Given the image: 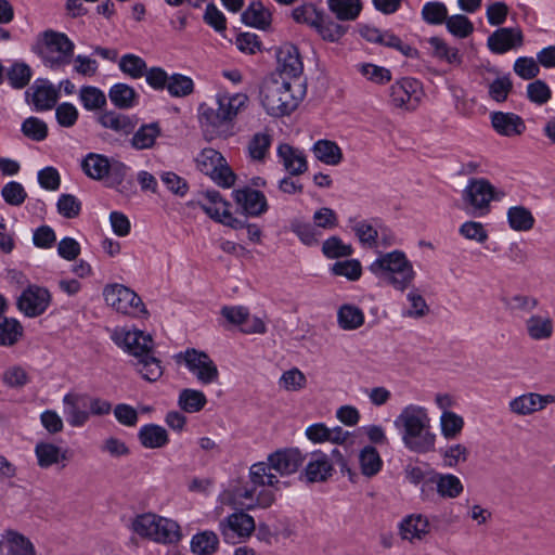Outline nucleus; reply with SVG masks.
<instances>
[{
    "instance_id": "obj_1",
    "label": "nucleus",
    "mask_w": 555,
    "mask_h": 555,
    "mask_svg": "<svg viewBox=\"0 0 555 555\" xmlns=\"http://www.w3.org/2000/svg\"><path fill=\"white\" fill-rule=\"evenodd\" d=\"M248 104L249 98L246 93H217L216 106L203 104L199 107V120L205 135L210 140L230 137L235 119L246 111Z\"/></svg>"
},
{
    "instance_id": "obj_2",
    "label": "nucleus",
    "mask_w": 555,
    "mask_h": 555,
    "mask_svg": "<svg viewBox=\"0 0 555 555\" xmlns=\"http://www.w3.org/2000/svg\"><path fill=\"white\" fill-rule=\"evenodd\" d=\"M114 343L137 359L138 373L147 382L158 380L163 373L160 360L154 356V341L143 331L126 327L115 328L112 334Z\"/></svg>"
},
{
    "instance_id": "obj_3",
    "label": "nucleus",
    "mask_w": 555,
    "mask_h": 555,
    "mask_svg": "<svg viewBox=\"0 0 555 555\" xmlns=\"http://www.w3.org/2000/svg\"><path fill=\"white\" fill-rule=\"evenodd\" d=\"M306 91V82L302 79L274 77L263 82L260 101L270 116H288L299 106Z\"/></svg>"
},
{
    "instance_id": "obj_4",
    "label": "nucleus",
    "mask_w": 555,
    "mask_h": 555,
    "mask_svg": "<svg viewBox=\"0 0 555 555\" xmlns=\"http://www.w3.org/2000/svg\"><path fill=\"white\" fill-rule=\"evenodd\" d=\"M304 462V456L298 449L279 450L270 454L267 462H258L249 468V480L255 486H269L279 488L281 483L272 470L281 476L296 473Z\"/></svg>"
},
{
    "instance_id": "obj_5",
    "label": "nucleus",
    "mask_w": 555,
    "mask_h": 555,
    "mask_svg": "<svg viewBox=\"0 0 555 555\" xmlns=\"http://www.w3.org/2000/svg\"><path fill=\"white\" fill-rule=\"evenodd\" d=\"M369 270L383 283L399 292L409 289L416 276L412 262L401 250L379 254Z\"/></svg>"
},
{
    "instance_id": "obj_6",
    "label": "nucleus",
    "mask_w": 555,
    "mask_h": 555,
    "mask_svg": "<svg viewBox=\"0 0 555 555\" xmlns=\"http://www.w3.org/2000/svg\"><path fill=\"white\" fill-rule=\"evenodd\" d=\"M36 47L44 66L51 69L68 65L75 50L74 42L64 33L52 29H47L38 36Z\"/></svg>"
},
{
    "instance_id": "obj_7",
    "label": "nucleus",
    "mask_w": 555,
    "mask_h": 555,
    "mask_svg": "<svg viewBox=\"0 0 555 555\" xmlns=\"http://www.w3.org/2000/svg\"><path fill=\"white\" fill-rule=\"evenodd\" d=\"M257 487L251 482V486L235 485L223 490L219 495V502L233 509L253 511L255 508H268L274 500V493L268 489H261L257 492Z\"/></svg>"
},
{
    "instance_id": "obj_8",
    "label": "nucleus",
    "mask_w": 555,
    "mask_h": 555,
    "mask_svg": "<svg viewBox=\"0 0 555 555\" xmlns=\"http://www.w3.org/2000/svg\"><path fill=\"white\" fill-rule=\"evenodd\" d=\"M104 300L116 312L131 318H146L149 312L142 299L129 287L121 284L106 285L103 289Z\"/></svg>"
},
{
    "instance_id": "obj_9",
    "label": "nucleus",
    "mask_w": 555,
    "mask_h": 555,
    "mask_svg": "<svg viewBox=\"0 0 555 555\" xmlns=\"http://www.w3.org/2000/svg\"><path fill=\"white\" fill-rule=\"evenodd\" d=\"M502 193L483 178H473L463 190L462 199L466 208L476 217L486 216L490 210V203L499 199Z\"/></svg>"
},
{
    "instance_id": "obj_10",
    "label": "nucleus",
    "mask_w": 555,
    "mask_h": 555,
    "mask_svg": "<svg viewBox=\"0 0 555 555\" xmlns=\"http://www.w3.org/2000/svg\"><path fill=\"white\" fill-rule=\"evenodd\" d=\"M196 163L197 168L218 185L230 188L234 184L235 175L218 151L204 149L196 158Z\"/></svg>"
},
{
    "instance_id": "obj_11",
    "label": "nucleus",
    "mask_w": 555,
    "mask_h": 555,
    "mask_svg": "<svg viewBox=\"0 0 555 555\" xmlns=\"http://www.w3.org/2000/svg\"><path fill=\"white\" fill-rule=\"evenodd\" d=\"M389 95L396 108L414 112L424 96L423 85L415 78L403 77L391 85Z\"/></svg>"
},
{
    "instance_id": "obj_12",
    "label": "nucleus",
    "mask_w": 555,
    "mask_h": 555,
    "mask_svg": "<svg viewBox=\"0 0 555 555\" xmlns=\"http://www.w3.org/2000/svg\"><path fill=\"white\" fill-rule=\"evenodd\" d=\"M178 363L183 362L189 371L193 373L203 385L212 384L218 380L219 371L215 362L204 351L188 349L176 356Z\"/></svg>"
},
{
    "instance_id": "obj_13",
    "label": "nucleus",
    "mask_w": 555,
    "mask_h": 555,
    "mask_svg": "<svg viewBox=\"0 0 555 555\" xmlns=\"http://www.w3.org/2000/svg\"><path fill=\"white\" fill-rule=\"evenodd\" d=\"M236 512L224 517L219 522V531L227 543L248 540L256 530V521L253 516L245 511Z\"/></svg>"
},
{
    "instance_id": "obj_14",
    "label": "nucleus",
    "mask_w": 555,
    "mask_h": 555,
    "mask_svg": "<svg viewBox=\"0 0 555 555\" xmlns=\"http://www.w3.org/2000/svg\"><path fill=\"white\" fill-rule=\"evenodd\" d=\"M51 302L50 292L38 285H29L17 298V308L28 318H36L46 312Z\"/></svg>"
},
{
    "instance_id": "obj_15",
    "label": "nucleus",
    "mask_w": 555,
    "mask_h": 555,
    "mask_svg": "<svg viewBox=\"0 0 555 555\" xmlns=\"http://www.w3.org/2000/svg\"><path fill=\"white\" fill-rule=\"evenodd\" d=\"M401 540L417 544L427 539L430 533V522L427 516L418 513L406 515L398 526Z\"/></svg>"
},
{
    "instance_id": "obj_16",
    "label": "nucleus",
    "mask_w": 555,
    "mask_h": 555,
    "mask_svg": "<svg viewBox=\"0 0 555 555\" xmlns=\"http://www.w3.org/2000/svg\"><path fill=\"white\" fill-rule=\"evenodd\" d=\"M279 76L286 79H301L304 65L297 47L282 44L276 51Z\"/></svg>"
},
{
    "instance_id": "obj_17",
    "label": "nucleus",
    "mask_w": 555,
    "mask_h": 555,
    "mask_svg": "<svg viewBox=\"0 0 555 555\" xmlns=\"http://www.w3.org/2000/svg\"><path fill=\"white\" fill-rule=\"evenodd\" d=\"M403 446L411 452L426 454L435 451L437 436L431 424L400 434Z\"/></svg>"
},
{
    "instance_id": "obj_18",
    "label": "nucleus",
    "mask_w": 555,
    "mask_h": 555,
    "mask_svg": "<svg viewBox=\"0 0 555 555\" xmlns=\"http://www.w3.org/2000/svg\"><path fill=\"white\" fill-rule=\"evenodd\" d=\"M0 554L2 555H37L36 547L29 538L14 529H5L0 534Z\"/></svg>"
},
{
    "instance_id": "obj_19",
    "label": "nucleus",
    "mask_w": 555,
    "mask_h": 555,
    "mask_svg": "<svg viewBox=\"0 0 555 555\" xmlns=\"http://www.w3.org/2000/svg\"><path fill=\"white\" fill-rule=\"evenodd\" d=\"M554 401V397L551 395L527 392L512 399L508 403V409L518 416H527L543 410Z\"/></svg>"
},
{
    "instance_id": "obj_20",
    "label": "nucleus",
    "mask_w": 555,
    "mask_h": 555,
    "mask_svg": "<svg viewBox=\"0 0 555 555\" xmlns=\"http://www.w3.org/2000/svg\"><path fill=\"white\" fill-rule=\"evenodd\" d=\"M428 424H431V421L427 409L413 403L403 406L393 422L400 434Z\"/></svg>"
},
{
    "instance_id": "obj_21",
    "label": "nucleus",
    "mask_w": 555,
    "mask_h": 555,
    "mask_svg": "<svg viewBox=\"0 0 555 555\" xmlns=\"http://www.w3.org/2000/svg\"><path fill=\"white\" fill-rule=\"evenodd\" d=\"M236 204L243 211L251 217H258L268 210V202L260 191L245 188L233 193Z\"/></svg>"
},
{
    "instance_id": "obj_22",
    "label": "nucleus",
    "mask_w": 555,
    "mask_h": 555,
    "mask_svg": "<svg viewBox=\"0 0 555 555\" xmlns=\"http://www.w3.org/2000/svg\"><path fill=\"white\" fill-rule=\"evenodd\" d=\"M276 154L280 163L291 176H300L308 170V163L304 152L288 143L279 144Z\"/></svg>"
},
{
    "instance_id": "obj_23",
    "label": "nucleus",
    "mask_w": 555,
    "mask_h": 555,
    "mask_svg": "<svg viewBox=\"0 0 555 555\" xmlns=\"http://www.w3.org/2000/svg\"><path fill=\"white\" fill-rule=\"evenodd\" d=\"M522 33L519 28H500L488 38V47L492 52L505 53L522 44Z\"/></svg>"
},
{
    "instance_id": "obj_24",
    "label": "nucleus",
    "mask_w": 555,
    "mask_h": 555,
    "mask_svg": "<svg viewBox=\"0 0 555 555\" xmlns=\"http://www.w3.org/2000/svg\"><path fill=\"white\" fill-rule=\"evenodd\" d=\"M491 124L494 130L504 137H517L526 130L522 118L514 113L494 112L491 114Z\"/></svg>"
},
{
    "instance_id": "obj_25",
    "label": "nucleus",
    "mask_w": 555,
    "mask_h": 555,
    "mask_svg": "<svg viewBox=\"0 0 555 555\" xmlns=\"http://www.w3.org/2000/svg\"><path fill=\"white\" fill-rule=\"evenodd\" d=\"M500 301L504 310L509 314H529L540 305L537 297L524 293L502 295Z\"/></svg>"
},
{
    "instance_id": "obj_26",
    "label": "nucleus",
    "mask_w": 555,
    "mask_h": 555,
    "mask_svg": "<svg viewBox=\"0 0 555 555\" xmlns=\"http://www.w3.org/2000/svg\"><path fill=\"white\" fill-rule=\"evenodd\" d=\"M83 395L68 392L63 398L64 414L72 427H82L90 417V413L81 408Z\"/></svg>"
},
{
    "instance_id": "obj_27",
    "label": "nucleus",
    "mask_w": 555,
    "mask_h": 555,
    "mask_svg": "<svg viewBox=\"0 0 555 555\" xmlns=\"http://www.w3.org/2000/svg\"><path fill=\"white\" fill-rule=\"evenodd\" d=\"M35 455L40 468H49L68 460L67 450L48 441H39L36 444Z\"/></svg>"
},
{
    "instance_id": "obj_28",
    "label": "nucleus",
    "mask_w": 555,
    "mask_h": 555,
    "mask_svg": "<svg viewBox=\"0 0 555 555\" xmlns=\"http://www.w3.org/2000/svg\"><path fill=\"white\" fill-rule=\"evenodd\" d=\"M333 473V465L328 456L321 452H313L305 469V477L308 482H320L326 480Z\"/></svg>"
},
{
    "instance_id": "obj_29",
    "label": "nucleus",
    "mask_w": 555,
    "mask_h": 555,
    "mask_svg": "<svg viewBox=\"0 0 555 555\" xmlns=\"http://www.w3.org/2000/svg\"><path fill=\"white\" fill-rule=\"evenodd\" d=\"M435 485L437 494L442 499H456L464 491V485L461 479L453 474L437 473L430 478Z\"/></svg>"
},
{
    "instance_id": "obj_30",
    "label": "nucleus",
    "mask_w": 555,
    "mask_h": 555,
    "mask_svg": "<svg viewBox=\"0 0 555 555\" xmlns=\"http://www.w3.org/2000/svg\"><path fill=\"white\" fill-rule=\"evenodd\" d=\"M98 121L102 127L122 135H128L133 132L137 125L133 118L113 111H106L100 114Z\"/></svg>"
},
{
    "instance_id": "obj_31",
    "label": "nucleus",
    "mask_w": 555,
    "mask_h": 555,
    "mask_svg": "<svg viewBox=\"0 0 555 555\" xmlns=\"http://www.w3.org/2000/svg\"><path fill=\"white\" fill-rule=\"evenodd\" d=\"M198 205L209 217L217 221H220L223 217H230L229 204L221 198L217 191H206L203 193Z\"/></svg>"
},
{
    "instance_id": "obj_32",
    "label": "nucleus",
    "mask_w": 555,
    "mask_h": 555,
    "mask_svg": "<svg viewBox=\"0 0 555 555\" xmlns=\"http://www.w3.org/2000/svg\"><path fill=\"white\" fill-rule=\"evenodd\" d=\"M138 438L141 444L146 449H160L169 442L167 430L156 424L142 426L138 433Z\"/></svg>"
},
{
    "instance_id": "obj_33",
    "label": "nucleus",
    "mask_w": 555,
    "mask_h": 555,
    "mask_svg": "<svg viewBox=\"0 0 555 555\" xmlns=\"http://www.w3.org/2000/svg\"><path fill=\"white\" fill-rule=\"evenodd\" d=\"M525 328L532 340H546L554 332L552 319L541 314H531L525 322Z\"/></svg>"
},
{
    "instance_id": "obj_34",
    "label": "nucleus",
    "mask_w": 555,
    "mask_h": 555,
    "mask_svg": "<svg viewBox=\"0 0 555 555\" xmlns=\"http://www.w3.org/2000/svg\"><path fill=\"white\" fill-rule=\"evenodd\" d=\"M154 528L153 541L156 543L171 544L181 539L180 526L172 519L157 515Z\"/></svg>"
},
{
    "instance_id": "obj_35",
    "label": "nucleus",
    "mask_w": 555,
    "mask_h": 555,
    "mask_svg": "<svg viewBox=\"0 0 555 555\" xmlns=\"http://www.w3.org/2000/svg\"><path fill=\"white\" fill-rule=\"evenodd\" d=\"M360 472L366 478L376 476L383 467V460L373 446H365L358 454Z\"/></svg>"
},
{
    "instance_id": "obj_36",
    "label": "nucleus",
    "mask_w": 555,
    "mask_h": 555,
    "mask_svg": "<svg viewBox=\"0 0 555 555\" xmlns=\"http://www.w3.org/2000/svg\"><path fill=\"white\" fill-rule=\"evenodd\" d=\"M315 158L328 166H336L343 160L341 149L331 140H318L312 146Z\"/></svg>"
},
{
    "instance_id": "obj_37",
    "label": "nucleus",
    "mask_w": 555,
    "mask_h": 555,
    "mask_svg": "<svg viewBox=\"0 0 555 555\" xmlns=\"http://www.w3.org/2000/svg\"><path fill=\"white\" fill-rule=\"evenodd\" d=\"M272 143V135L268 131L254 133L247 143V154L254 162L263 163Z\"/></svg>"
},
{
    "instance_id": "obj_38",
    "label": "nucleus",
    "mask_w": 555,
    "mask_h": 555,
    "mask_svg": "<svg viewBox=\"0 0 555 555\" xmlns=\"http://www.w3.org/2000/svg\"><path fill=\"white\" fill-rule=\"evenodd\" d=\"M245 24L259 28L268 29L271 24V12L263 7L261 2H253L242 14Z\"/></svg>"
},
{
    "instance_id": "obj_39",
    "label": "nucleus",
    "mask_w": 555,
    "mask_h": 555,
    "mask_svg": "<svg viewBox=\"0 0 555 555\" xmlns=\"http://www.w3.org/2000/svg\"><path fill=\"white\" fill-rule=\"evenodd\" d=\"M160 135V128L157 122L142 125L132 135L130 143L134 150L152 149L156 139Z\"/></svg>"
},
{
    "instance_id": "obj_40",
    "label": "nucleus",
    "mask_w": 555,
    "mask_h": 555,
    "mask_svg": "<svg viewBox=\"0 0 555 555\" xmlns=\"http://www.w3.org/2000/svg\"><path fill=\"white\" fill-rule=\"evenodd\" d=\"M219 537L216 532L205 530L193 535L191 550L197 555H214L219 548Z\"/></svg>"
},
{
    "instance_id": "obj_41",
    "label": "nucleus",
    "mask_w": 555,
    "mask_h": 555,
    "mask_svg": "<svg viewBox=\"0 0 555 555\" xmlns=\"http://www.w3.org/2000/svg\"><path fill=\"white\" fill-rule=\"evenodd\" d=\"M109 160L107 157L90 153L81 163L83 172L93 180H102L109 171Z\"/></svg>"
},
{
    "instance_id": "obj_42",
    "label": "nucleus",
    "mask_w": 555,
    "mask_h": 555,
    "mask_svg": "<svg viewBox=\"0 0 555 555\" xmlns=\"http://www.w3.org/2000/svg\"><path fill=\"white\" fill-rule=\"evenodd\" d=\"M108 96L111 102L120 109L133 107L138 100L137 91L126 83L112 86L108 91Z\"/></svg>"
},
{
    "instance_id": "obj_43",
    "label": "nucleus",
    "mask_w": 555,
    "mask_h": 555,
    "mask_svg": "<svg viewBox=\"0 0 555 555\" xmlns=\"http://www.w3.org/2000/svg\"><path fill=\"white\" fill-rule=\"evenodd\" d=\"M337 321L345 331L357 330L364 323V313L359 307L346 304L338 309Z\"/></svg>"
},
{
    "instance_id": "obj_44",
    "label": "nucleus",
    "mask_w": 555,
    "mask_h": 555,
    "mask_svg": "<svg viewBox=\"0 0 555 555\" xmlns=\"http://www.w3.org/2000/svg\"><path fill=\"white\" fill-rule=\"evenodd\" d=\"M327 4L339 21H354L362 10L360 0H328Z\"/></svg>"
},
{
    "instance_id": "obj_45",
    "label": "nucleus",
    "mask_w": 555,
    "mask_h": 555,
    "mask_svg": "<svg viewBox=\"0 0 555 555\" xmlns=\"http://www.w3.org/2000/svg\"><path fill=\"white\" fill-rule=\"evenodd\" d=\"M507 221L511 229L518 232L530 231L534 225V217L524 206H513L507 210Z\"/></svg>"
},
{
    "instance_id": "obj_46",
    "label": "nucleus",
    "mask_w": 555,
    "mask_h": 555,
    "mask_svg": "<svg viewBox=\"0 0 555 555\" xmlns=\"http://www.w3.org/2000/svg\"><path fill=\"white\" fill-rule=\"evenodd\" d=\"M444 467L454 468L467 462L469 449L464 443H453L440 450Z\"/></svg>"
},
{
    "instance_id": "obj_47",
    "label": "nucleus",
    "mask_w": 555,
    "mask_h": 555,
    "mask_svg": "<svg viewBox=\"0 0 555 555\" xmlns=\"http://www.w3.org/2000/svg\"><path fill=\"white\" fill-rule=\"evenodd\" d=\"M440 431L444 439L453 440L463 431L464 418L454 412H442L439 418Z\"/></svg>"
},
{
    "instance_id": "obj_48",
    "label": "nucleus",
    "mask_w": 555,
    "mask_h": 555,
    "mask_svg": "<svg viewBox=\"0 0 555 555\" xmlns=\"http://www.w3.org/2000/svg\"><path fill=\"white\" fill-rule=\"evenodd\" d=\"M23 326L15 319L0 317V346H13L23 336Z\"/></svg>"
},
{
    "instance_id": "obj_49",
    "label": "nucleus",
    "mask_w": 555,
    "mask_h": 555,
    "mask_svg": "<svg viewBox=\"0 0 555 555\" xmlns=\"http://www.w3.org/2000/svg\"><path fill=\"white\" fill-rule=\"evenodd\" d=\"M408 306L403 310V317L411 319H422L426 317L430 309L425 298L418 289L412 288L406 295Z\"/></svg>"
},
{
    "instance_id": "obj_50",
    "label": "nucleus",
    "mask_w": 555,
    "mask_h": 555,
    "mask_svg": "<svg viewBox=\"0 0 555 555\" xmlns=\"http://www.w3.org/2000/svg\"><path fill=\"white\" fill-rule=\"evenodd\" d=\"M79 100L87 111L101 109L106 105V95L93 86H85L79 90Z\"/></svg>"
},
{
    "instance_id": "obj_51",
    "label": "nucleus",
    "mask_w": 555,
    "mask_h": 555,
    "mask_svg": "<svg viewBox=\"0 0 555 555\" xmlns=\"http://www.w3.org/2000/svg\"><path fill=\"white\" fill-rule=\"evenodd\" d=\"M120 70L133 79L143 77L147 70L145 61L135 54H125L119 60Z\"/></svg>"
},
{
    "instance_id": "obj_52",
    "label": "nucleus",
    "mask_w": 555,
    "mask_h": 555,
    "mask_svg": "<svg viewBox=\"0 0 555 555\" xmlns=\"http://www.w3.org/2000/svg\"><path fill=\"white\" fill-rule=\"evenodd\" d=\"M207 402L205 395L195 389H183L179 396L180 408L189 413L201 411Z\"/></svg>"
},
{
    "instance_id": "obj_53",
    "label": "nucleus",
    "mask_w": 555,
    "mask_h": 555,
    "mask_svg": "<svg viewBox=\"0 0 555 555\" xmlns=\"http://www.w3.org/2000/svg\"><path fill=\"white\" fill-rule=\"evenodd\" d=\"M156 518L157 515L153 513L138 515L132 519L130 528L139 537L153 541Z\"/></svg>"
},
{
    "instance_id": "obj_54",
    "label": "nucleus",
    "mask_w": 555,
    "mask_h": 555,
    "mask_svg": "<svg viewBox=\"0 0 555 555\" xmlns=\"http://www.w3.org/2000/svg\"><path fill=\"white\" fill-rule=\"evenodd\" d=\"M171 96L183 98L190 95L194 90L193 80L181 74L169 76L167 88Z\"/></svg>"
},
{
    "instance_id": "obj_55",
    "label": "nucleus",
    "mask_w": 555,
    "mask_h": 555,
    "mask_svg": "<svg viewBox=\"0 0 555 555\" xmlns=\"http://www.w3.org/2000/svg\"><path fill=\"white\" fill-rule=\"evenodd\" d=\"M279 385L285 391H299L307 385L306 375L297 367L285 371L280 379Z\"/></svg>"
},
{
    "instance_id": "obj_56",
    "label": "nucleus",
    "mask_w": 555,
    "mask_h": 555,
    "mask_svg": "<svg viewBox=\"0 0 555 555\" xmlns=\"http://www.w3.org/2000/svg\"><path fill=\"white\" fill-rule=\"evenodd\" d=\"M358 70L367 80L377 85H385L391 80V73L388 68L372 63L359 64Z\"/></svg>"
},
{
    "instance_id": "obj_57",
    "label": "nucleus",
    "mask_w": 555,
    "mask_h": 555,
    "mask_svg": "<svg viewBox=\"0 0 555 555\" xmlns=\"http://www.w3.org/2000/svg\"><path fill=\"white\" fill-rule=\"evenodd\" d=\"M57 101V92L52 86H38L34 90L33 102L37 109H50Z\"/></svg>"
},
{
    "instance_id": "obj_58",
    "label": "nucleus",
    "mask_w": 555,
    "mask_h": 555,
    "mask_svg": "<svg viewBox=\"0 0 555 555\" xmlns=\"http://www.w3.org/2000/svg\"><path fill=\"white\" fill-rule=\"evenodd\" d=\"M321 15L322 13L311 3L298 5L292 12V16L297 23L306 24L313 28L318 25Z\"/></svg>"
},
{
    "instance_id": "obj_59",
    "label": "nucleus",
    "mask_w": 555,
    "mask_h": 555,
    "mask_svg": "<svg viewBox=\"0 0 555 555\" xmlns=\"http://www.w3.org/2000/svg\"><path fill=\"white\" fill-rule=\"evenodd\" d=\"M22 132L34 141H42L48 135V127L44 121L37 117H28L22 124Z\"/></svg>"
},
{
    "instance_id": "obj_60",
    "label": "nucleus",
    "mask_w": 555,
    "mask_h": 555,
    "mask_svg": "<svg viewBox=\"0 0 555 555\" xmlns=\"http://www.w3.org/2000/svg\"><path fill=\"white\" fill-rule=\"evenodd\" d=\"M318 33L323 39L328 41H338L346 33V28L328 18H325L323 14L320 17L318 25L315 26Z\"/></svg>"
},
{
    "instance_id": "obj_61",
    "label": "nucleus",
    "mask_w": 555,
    "mask_h": 555,
    "mask_svg": "<svg viewBox=\"0 0 555 555\" xmlns=\"http://www.w3.org/2000/svg\"><path fill=\"white\" fill-rule=\"evenodd\" d=\"M332 272L335 275L345 276L350 281H357L362 274V267L360 261L349 259L344 261H336L332 266Z\"/></svg>"
},
{
    "instance_id": "obj_62",
    "label": "nucleus",
    "mask_w": 555,
    "mask_h": 555,
    "mask_svg": "<svg viewBox=\"0 0 555 555\" xmlns=\"http://www.w3.org/2000/svg\"><path fill=\"white\" fill-rule=\"evenodd\" d=\"M446 25L448 30L459 38H466L474 30L473 23L461 14L447 17Z\"/></svg>"
},
{
    "instance_id": "obj_63",
    "label": "nucleus",
    "mask_w": 555,
    "mask_h": 555,
    "mask_svg": "<svg viewBox=\"0 0 555 555\" xmlns=\"http://www.w3.org/2000/svg\"><path fill=\"white\" fill-rule=\"evenodd\" d=\"M460 234L469 241H475L479 244H483L488 237V231L485 225L477 221H466L459 228Z\"/></svg>"
},
{
    "instance_id": "obj_64",
    "label": "nucleus",
    "mask_w": 555,
    "mask_h": 555,
    "mask_svg": "<svg viewBox=\"0 0 555 555\" xmlns=\"http://www.w3.org/2000/svg\"><path fill=\"white\" fill-rule=\"evenodd\" d=\"M322 251L328 258L350 256L353 251L351 245L345 244L339 237L332 236L323 243Z\"/></svg>"
}]
</instances>
